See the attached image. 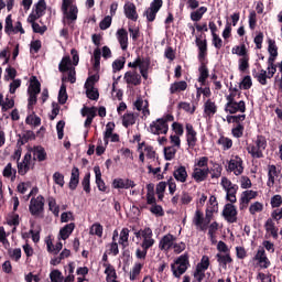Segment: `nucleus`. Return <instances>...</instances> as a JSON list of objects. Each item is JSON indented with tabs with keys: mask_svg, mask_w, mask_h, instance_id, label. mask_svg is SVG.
I'll list each match as a JSON object with an SVG mask.
<instances>
[{
	"mask_svg": "<svg viewBox=\"0 0 282 282\" xmlns=\"http://www.w3.org/2000/svg\"><path fill=\"white\" fill-rule=\"evenodd\" d=\"M166 191V182H160L156 185V195H158V199L160 202H162L164 199V193Z\"/></svg>",
	"mask_w": 282,
	"mask_h": 282,
	"instance_id": "0e129e2a",
	"label": "nucleus"
},
{
	"mask_svg": "<svg viewBox=\"0 0 282 282\" xmlns=\"http://www.w3.org/2000/svg\"><path fill=\"white\" fill-rule=\"evenodd\" d=\"M231 54H235L236 56H241V58L249 56L248 55V48L246 47V44L236 45L231 48Z\"/></svg>",
	"mask_w": 282,
	"mask_h": 282,
	"instance_id": "de8ad7c7",
	"label": "nucleus"
},
{
	"mask_svg": "<svg viewBox=\"0 0 282 282\" xmlns=\"http://www.w3.org/2000/svg\"><path fill=\"white\" fill-rule=\"evenodd\" d=\"M227 171H230L234 175H241L243 173V160L238 155L232 156L228 162Z\"/></svg>",
	"mask_w": 282,
	"mask_h": 282,
	"instance_id": "a211bd4d",
	"label": "nucleus"
},
{
	"mask_svg": "<svg viewBox=\"0 0 282 282\" xmlns=\"http://www.w3.org/2000/svg\"><path fill=\"white\" fill-rule=\"evenodd\" d=\"M26 124H31V127L41 126V118L36 115H29L25 119Z\"/></svg>",
	"mask_w": 282,
	"mask_h": 282,
	"instance_id": "69168bd1",
	"label": "nucleus"
},
{
	"mask_svg": "<svg viewBox=\"0 0 282 282\" xmlns=\"http://www.w3.org/2000/svg\"><path fill=\"white\" fill-rule=\"evenodd\" d=\"M223 215L229 224H235L237 221V207L232 204L225 205Z\"/></svg>",
	"mask_w": 282,
	"mask_h": 282,
	"instance_id": "b1692460",
	"label": "nucleus"
},
{
	"mask_svg": "<svg viewBox=\"0 0 282 282\" xmlns=\"http://www.w3.org/2000/svg\"><path fill=\"white\" fill-rule=\"evenodd\" d=\"M94 173L96 177L97 188L105 193V191H107V185H105V181L102 180V172H100V166H95Z\"/></svg>",
	"mask_w": 282,
	"mask_h": 282,
	"instance_id": "e433bc0d",
	"label": "nucleus"
},
{
	"mask_svg": "<svg viewBox=\"0 0 282 282\" xmlns=\"http://www.w3.org/2000/svg\"><path fill=\"white\" fill-rule=\"evenodd\" d=\"M45 208V197L43 195H37L36 197H32L29 205V212L33 217L41 216Z\"/></svg>",
	"mask_w": 282,
	"mask_h": 282,
	"instance_id": "f8f14e48",
	"label": "nucleus"
},
{
	"mask_svg": "<svg viewBox=\"0 0 282 282\" xmlns=\"http://www.w3.org/2000/svg\"><path fill=\"white\" fill-rule=\"evenodd\" d=\"M45 10H47V4H45V1H39L35 4V14L36 15H30L29 21H31V23H33L35 19H39L40 17H43V14H45Z\"/></svg>",
	"mask_w": 282,
	"mask_h": 282,
	"instance_id": "72a5a7b5",
	"label": "nucleus"
},
{
	"mask_svg": "<svg viewBox=\"0 0 282 282\" xmlns=\"http://www.w3.org/2000/svg\"><path fill=\"white\" fill-rule=\"evenodd\" d=\"M129 228H122L120 234H118L119 240L118 243L119 246H122V248L129 247Z\"/></svg>",
	"mask_w": 282,
	"mask_h": 282,
	"instance_id": "ea45409f",
	"label": "nucleus"
},
{
	"mask_svg": "<svg viewBox=\"0 0 282 282\" xmlns=\"http://www.w3.org/2000/svg\"><path fill=\"white\" fill-rule=\"evenodd\" d=\"M31 169H34V160H32V153L28 152L22 162H18V173L25 175Z\"/></svg>",
	"mask_w": 282,
	"mask_h": 282,
	"instance_id": "f3484780",
	"label": "nucleus"
},
{
	"mask_svg": "<svg viewBox=\"0 0 282 282\" xmlns=\"http://www.w3.org/2000/svg\"><path fill=\"white\" fill-rule=\"evenodd\" d=\"M253 263L258 265V268H261L262 270H268L272 263L270 262V259L268 258V254H265V249L263 247H260L256 254L252 258Z\"/></svg>",
	"mask_w": 282,
	"mask_h": 282,
	"instance_id": "ddd939ff",
	"label": "nucleus"
},
{
	"mask_svg": "<svg viewBox=\"0 0 282 282\" xmlns=\"http://www.w3.org/2000/svg\"><path fill=\"white\" fill-rule=\"evenodd\" d=\"M127 85H133L134 87L142 83V77L135 70H129L123 77Z\"/></svg>",
	"mask_w": 282,
	"mask_h": 282,
	"instance_id": "c85d7f7f",
	"label": "nucleus"
},
{
	"mask_svg": "<svg viewBox=\"0 0 282 282\" xmlns=\"http://www.w3.org/2000/svg\"><path fill=\"white\" fill-rule=\"evenodd\" d=\"M264 228L268 232V235H271L273 239H276L279 237V228H276V225L274 224V220L272 218H269L265 224Z\"/></svg>",
	"mask_w": 282,
	"mask_h": 282,
	"instance_id": "4c0bfd02",
	"label": "nucleus"
},
{
	"mask_svg": "<svg viewBox=\"0 0 282 282\" xmlns=\"http://www.w3.org/2000/svg\"><path fill=\"white\" fill-rule=\"evenodd\" d=\"M47 202H48V208H50L51 213H53V215H55V217H58V215L61 213V207L58 206V204H56V198L48 197Z\"/></svg>",
	"mask_w": 282,
	"mask_h": 282,
	"instance_id": "603ef678",
	"label": "nucleus"
},
{
	"mask_svg": "<svg viewBox=\"0 0 282 282\" xmlns=\"http://www.w3.org/2000/svg\"><path fill=\"white\" fill-rule=\"evenodd\" d=\"M151 66V62L148 58L138 57L135 61L130 62L128 67H132L135 69L139 67L141 76L147 80L149 78V67Z\"/></svg>",
	"mask_w": 282,
	"mask_h": 282,
	"instance_id": "4468645a",
	"label": "nucleus"
},
{
	"mask_svg": "<svg viewBox=\"0 0 282 282\" xmlns=\"http://www.w3.org/2000/svg\"><path fill=\"white\" fill-rule=\"evenodd\" d=\"M160 8H162V2L154 1L151 3L150 8H148L144 12V17L149 22L155 21V17L158 12H160Z\"/></svg>",
	"mask_w": 282,
	"mask_h": 282,
	"instance_id": "5701e85b",
	"label": "nucleus"
},
{
	"mask_svg": "<svg viewBox=\"0 0 282 282\" xmlns=\"http://www.w3.org/2000/svg\"><path fill=\"white\" fill-rule=\"evenodd\" d=\"M2 175L3 177L11 180V182H14L17 178V169L12 167V163H8L3 169Z\"/></svg>",
	"mask_w": 282,
	"mask_h": 282,
	"instance_id": "79ce46f5",
	"label": "nucleus"
},
{
	"mask_svg": "<svg viewBox=\"0 0 282 282\" xmlns=\"http://www.w3.org/2000/svg\"><path fill=\"white\" fill-rule=\"evenodd\" d=\"M70 54L73 56V63H72V58H69V56H64L58 65V69L59 72H62V74H65V72H68V77L64 76L62 77V83H65L66 80H68V83H76V65H78V62L80 61V58L78 57V51L77 50H72Z\"/></svg>",
	"mask_w": 282,
	"mask_h": 282,
	"instance_id": "f257e3e1",
	"label": "nucleus"
},
{
	"mask_svg": "<svg viewBox=\"0 0 282 282\" xmlns=\"http://www.w3.org/2000/svg\"><path fill=\"white\" fill-rule=\"evenodd\" d=\"M220 185L226 192V199L231 204H235V202H237V191L239 186L232 184V182L226 176L221 177Z\"/></svg>",
	"mask_w": 282,
	"mask_h": 282,
	"instance_id": "0eeeda50",
	"label": "nucleus"
},
{
	"mask_svg": "<svg viewBox=\"0 0 282 282\" xmlns=\"http://www.w3.org/2000/svg\"><path fill=\"white\" fill-rule=\"evenodd\" d=\"M62 11L64 14V21H69L74 23L78 19V7L72 1H64L62 4Z\"/></svg>",
	"mask_w": 282,
	"mask_h": 282,
	"instance_id": "6e6552de",
	"label": "nucleus"
},
{
	"mask_svg": "<svg viewBox=\"0 0 282 282\" xmlns=\"http://www.w3.org/2000/svg\"><path fill=\"white\" fill-rule=\"evenodd\" d=\"M188 256L182 254L174 261V263L171 264V270L174 276H176V279H180V276L188 270Z\"/></svg>",
	"mask_w": 282,
	"mask_h": 282,
	"instance_id": "423d86ee",
	"label": "nucleus"
},
{
	"mask_svg": "<svg viewBox=\"0 0 282 282\" xmlns=\"http://www.w3.org/2000/svg\"><path fill=\"white\" fill-rule=\"evenodd\" d=\"M173 241H175V236L172 234H167L163 236L159 241V248L163 252H171V247L173 246Z\"/></svg>",
	"mask_w": 282,
	"mask_h": 282,
	"instance_id": "393cba45",
	"label": "nucleus"
},
{
	"mask_svg": "<svg viewBox=\"0 0 282 282\" xmlns=\"http://www.w3.org/2000/svg\"><path fill=\"white\" fill-rule=\"evenodd\" d=\"M237 90H232L229 95L226 96V113H246V101H237Z\"/></svg>",
	"mask_w": 282,
	"mask_h": 282,
	"instance_id": "7ed1b4c3",
	"label": "nucleus"
},
{
	"mask_svg": "<svg viewBox=\"0 0 282 282\" xmlns=\"http://www.w3.org/2000/svg\"><path fill=\"white\" fill-rule=\"evenodd\" d=\"M58 102L59 105H65L67 102V86L62 84L58 93Z\"/></svg>",
	"mask_w": 282,
	"mask_h": 282,
	"instance_id": "052dcab7",
	"label": "nucleus"
},
{
	"mask_svg": "<svg viewBox=\"0 0 282 282\" xmlns=\"http://www.w3.org/2000/svg\"><path fill=\"white\" fill-rule=\"evenodd\" d=\"M171 250H173L175 254H182V252L186 250V243L184 241L177 242V237H175L174 241L172 242Z\"/></svg>",
	"mask_w": 282,
	"mask_h": 282,
	"instance_id": "09e8293b",
	"label": "nucleus"
},
{
	"mask_svg": "<svg viewBox=\"0 0 282 282\" xmlns=\"http://www.w3.org/2000/svg\"><path fill=\"white\" fill-rule=\"evenodd\" d=\"M210 175V167H208V156H200L194 161L192 178L197 184L206 182Z\"/></svg>",
	"mask_w": 282,
	"mask_h": 282,
	"instance_id": "f03ea898",
	"label": "nucleus"
},
{
	"mask_svg": "<svg viewBox=\"0 0 282 282\" xmlns=\"http://www.w3.org/2000/svg\"><path fill=\"white\" fill-rule=\"evenodd\" d=\"M53 182L63 188V186H65V175H63L61 172H55L53 174Z\"/></svg>",
	"mask_w": 282,
	"mask_h": 282,
	"instance_id": "338daca9",
	"label": "nucleus"
},
{
	"mask_svg": "<svg viewBox=\"0 0 282 282\" xmlns=\"http://www.w3.org/2000/svg\"><path fill=\"white\" fill-rule=\"evenodd\" d=\"M105 232V228L100 223H95L91 225L89 229V235H93L94 237H98L99 239L102 238V234Z\"/></svg>",
	"mask_w": 282,
	"mask_h": 282,
	"instance_id": "a18cd8bd",
	"label": "nucleus"
},
{
	"mask_svg": "<svg viewBox=\"0 0 282 282\" xmlns=\"http://www.w3.org/2000/svg\"><path fill=\"white\" fill-rule=\"evenodd\" d=\"M186 141L191 149L197 144V131H195V128H193V124L186 123Z\"/></svg>",
	"mask_w": 282,
	"mask_h": 282,
	"instance_id": "a878e982",
	"label": "nucleus"
},
{
	"mask_svg": "<svg viewBox=\"0 0 282 282\" xmlns=\"http://www.w3.org/2000/svg\"><path fill=\"white\" fill-rule=\"evenodd\" d=\"M250 215H259V213H263V203L254 202L249 206Z\"/></svg>",
	"mask_w": 282,
	"mask_h": 282,
	"instance_id": "6e6d98bb",
	"label": "nucleus"
},
{
	"mask_svg": "<svg viewBox=\"0 0 282 282\" xmlns=\"http://www.w3.org/2000/svg\"><path fill=\"white\" fill-rule=\"evenodd\" d=\"M29 94V109H32L34 107V104L36 102V96L41 94V83L39 79H36L35 76L31 77L30 85L28 88Z\"/></svg>",
	"mask_w": 282,
	"mask_h": 282,
	"instance_id": "1a4fd4ad",
	"label": "nucleus"
},
{
	"mask_svg": "<svg viewBox=\"0 0 282 282\" xmlns=\"http://www.w3.org/2000/svg\"><path fill=\"white\" fill-rule=\"evenodd\" d=\"M133 106L135 107L137 111H141L143 118H149L151 116V110H149V100L137 97Z\"/></svg>",
	"mask_w": 282,
	"mask_h": 282,
	"instance_id": "412c9836",
	"label": "nucleus"
},
{
	"mask_svg": "<svg viewBox=\"0 0 282 282\" xmlns=\"http://www.w3.org/2000/svg\"><path fill=\"white\" fill-rule=\"evenodd\" d=\"M117 239H118V229H115L112 232V242L109 245V252L110 254H113V257H116V254L120 252V250L118 249V242H116Z\"/></svg>",
	"mask_w": 282,
	"mask_h": 282,
	"instance_id": "49530a36",
	"label": "nucleus"
},
{
	"mask_svg": "<svg viewBox=\"0 0 282 282\" xmlns=\"http://www.w3.org/2000/svg\"><path fill=\"white\" fill-rule=\"evenodd\" d=\"M78 182H80V171L78 167L72 169L70 180H69V188L70 191H76L78 186Z\"/></svg>",
	"mask_w": 282,
	"mask_h": 282,
	"instance_id": "c9c22d12",
	"label": "nucleus"
},
{
	"mask_svg": "<svg viewBox=\"0 0 282 282\" xmlns=\"http://www.w3.org/2000/svg\"><path fill=\"white\" fill-rule=\"evenodd\" d=\"M216 259L219 268H223V270H228L229 263H232V257H230V253H217Z\"/></svg>",
	"mask_w": 282,
	"mask_h": 282,
	"instance_id": "2f4dec72",
	"label": "nucleus"
},
{
	"mask_svg": "<svg viewBox=\"0 0 282 282\" xmlns=\"http://www.w3.org/2000/svg\"><path fill=\"white\" fill-rule=\"evenodd\" d=\"M141 239V248H144L145 250H149V248H153V246L155 245V239H153V230H151V228L149 227L142 229Z\"/></svg>",
	"mask_w": 282,
	"mask_h": 282,
	"instance_id": "6ab92c4d",
	"label": "nucleus"
},
{
	"mask_svg": "<svg viewBox=\"0 0 282 282\" xmlns=\"http://www.w3.org/2000/svg\"><path fill=\"white\" fill-rule=\"evenodd\" d=\"M86 87V96L87 98H89V100H98L99 98V94H98V89L94 86H91V84L86 83L85 84Z\"/></svg>",
	"mask_w": 282,
	"mask_h": 282,
	"instance_id": "37998d69",
	"label": "nucleus"
},
{
	"mask_svg": "<svg viewBox=\"0 0 282 282\" xmlns=\"http://www.w3.org/2000/svg\"><path fill=\"white\" fill-rule=\"evenodd\" d=\"M188 84L185 80L175 82L170 86V94H180V91H186Z\"/></svg>",
	"mask_w": 282,
	"mask_h": 282,
	"instance_id": "a19ab883",
	"label": "nucleus"
},
{
	"mask_svg": "<svg viewBox=\"0 0 282 282\" xmlns=\"http://www.w3.org/2000/svg\"><path fill=\"white\" fill-rule=\"evenodd\" d=\"M124 14L130 21H138V11L135 10V4L128 2L124 4Z\"/></svg>",
	"mask_w": 282,
	"mask_h": 282,
	"instance_id": "f704fd0d",
	"label": "nucleus"
},
{
	"mask_svg": "<svg viewBox=\"0 0 282 282\" xmlns=\"http://www.w3.org/2000/svg\"><path fill=\"white\" fill-rule=\"evenodd\" d=\"M265 147H268V141H265L264 137L259 135L253 144L247 145V151L251 158L254 160H260L263 158V151H265Z\"/></svg>",
	"mask_w": 282,
	"mask_h": 282,
	"instance_id": "39448f33",
	"label": "nucleus"
},
{
	"mask_svg": "<svg viewBox=\"0 0 282 282\" xmlns=\"http://www.w3.org/2000/svg\"><path fill=\"white\" fill-rule=\"evenodd\" d=\"M122 124L123 127H131L135 124V115L131 112L123 115Z\"/></svg>",
	"mask_w": 282,
	"mask_h": 282,
	"instance_id": "13d9d810",
	"label": "nucleus"
},
{
	"mask_svg": "<svg viewBox=\"0 0 282 282\" xmlns=\"http://www.w3.org/2000/svg\"><path fill=\"white\" fill-rule=\"evenodd\" d=\"M50 279H51V282H63L64 280L63 272H61V270L53 269L50 273Z\"/></svg>",
	"mask_w": 282,
	"mask_h": 282,
	"instance_id": "680f3d73",
	"label": "nucleus"
},
{
	"mask_svg": "<svg viewBox=\"0 0 282 282\" xmlns=\"http://www.w3.org/2000/svg\"><path fill=\"white\" fill-rule=\"evenodd\" d=\"M135 182L129 178H115L112 181V188H134Z\"/></svg>",
	"mask_w": 282,
	"mask_h": 282,
	"instance_id": "c756f323",
	"label": "nucleus"
},
{
	"mask_svg": "<svg viewBox=\"0 0 282 282\" xmlns=\"http://www.w3.org/2000/svg\"><path fill=\"white\" fill-rule=\"evenodd\" d=\"M4 32L9 36L12 34H25V30L23 29V24L21 21L12 22V14L7 15L4 21Z\"/></svg>",
	"mask_w": 282,
	"mask_h": 282,
	"instance_id": "9b49d317",
	"label": "nucleus"
},
{
	"mask_svg": "<svg viewBox=\"0 0 282 282\" xmlns=\"http://www.w3.org/2000/svg\"><path fill=\"white\" fill-rule=\"evenodd\" d=\"M144 264L140 262H135L134 265L132 267V270L130 271V281H135L138 276H140V272H142V268Z\"/></svg>",
	"mask_w": 282,
	"mask_h": 282,
	"instance_id": "3c124183",
	"label": "nucleus"
},
{
	"mask_svg": "<svg viewBox=\"0 0 282 282\" xmlns=\"http://www.w3.org/2000/svg\"><path fill=\"white\" fill-rule=\"evenodd\" d=\"M217 210V198L215 196H210L207 203V213H216Z\"/></svg>",
	"mask_w": 282,
	"mask_h": 282,
	"instance_id": "774afa93",
	"label": "nucleus"
},
{
	"mask_svg": "<svg viewBox=\"0 0 282 282\" xmlns=\"http://www.w3.org/2000/svg\"><path fill=\"white\" fill-rule=\"evenodd\" d=\"M218 144L223 147L224 151H228V149H232V139L227 137H220L218 139Z\"/></svg>",
	"mask_w": 282,
	"mask_h": 282,
	"instance_id": "bf43d9fd",
	"label": "nucleus"
},
{
	"mask_svg": "<svg viewBox=\"0 0 282 282\" xmlns=\"http://www.w3.org/2000/svg\"><path fill=\"white\" fill-rule=\"evenodd\" d=\"M33 155L39 160V162H45L47 158V153H45V149H43L42 147L34 148Z\"/></svg>",
	"mask_w": 282,
	"mask_h": 282,
	"instance_id": "5fc2aeb1",
	"label": "nucleus"
},
{
	"mask_svg": "<svg viewBox=\"0 0 282 282\" xmlns=\"http://www.w3.org/2000/svg\"><path fill=\"white\" fill-rule=\"evenodd\" d=\"M215 113H217V104H215V101L208 99L204 104V118L210 119V118H213V116H215Z\"/></svg>",
	"mask_w": 282,
	"mask_h": 282,
	"instance_id": "7c9ffc66",
	"label": "nucleus"
},
{
	"mask_svg": "<svg viewBox=\"0 0 282 282\" xmlns=\"http://www.w3.org/2000/svg\"><path fill=\"white\" fill-rule=\"evenodd\" d=\"M259 196V192L252 191V189H247L242 192L241 197H240V209L243 210L252 199H257Z\"/></svg>",
	"mask_w": 282,
	"mask_h": 282,
	"instance_id": "aec40b11",
	"label": "nucleus"
},
{
	"mask_svg": "<svg viewBox=\"0 0 282 282\" xmlns=\"http://www.w3.org/2000/svg\"><path fill=\"white\" fill-rule=\"evenodd\" d=\"M268 52L270 54L268 63L269 65H274V61H276V56H279V47H276V42L272 39L268 40Z\"/></svg>",
	"mask_w": 282,
	"mask_h": 282,
	"instance_id": "cd10ccee",
	"label": "nucleus"
},
{
	"mask_svg": "<svg viewBox=\"0 0 282 282\" xmlns=\"http://www.w3.org/2000/svg\"><path fill=\"white\" fill-rule=\"evenodd\" d=\"M116 39L123 52H127L129 47V33L124 29H119L116 32Z\"/></svg>",
	"mask_w": 282,
	"mask_h": 282,
	"instance_id": "4be33fe9",
	"label": "nucleus"
},
{
	"mask_svg": "<svg viewBox=\"0 0 282 282\" xmlns=\"http://www.w3.org/2000/svg\"><path fill=\"white\" fill-rule=\"evenodd\" d=\"M274 74H276V66L273 64H269L267 70L260 69L254 78H257L258 83L260 85H268V78H273Z\"/></svg>",
	"mask_w": 282,
	"mask_h": 282,
	"instance_id": "2eb2a0df",
	"label": "nucleus"
},
{
	"mask_svg": "<svg viewBox=\"0 0 282 282\" xmlns=\"http://www.w3.org/2000/svg\"><path fill=\"white\" fill-rule=\"evenodd\" d=\"M198 83L200 84V87H206V80L208 79V67H206V65H202L198 68Z\"/></svg>",
	"mask_w": 282,
	"mask_h": 282,
	"instance_id": "c03bdc74",
	"label": "nucleus"
},
{
	"mask_svg": "<svg viewBox=\"0 0 282 282\" xmlns=\"http://www.w3.org/2000/svg\"><path fill=\"white\" fill-rule=\"evenodd\" d=\"M74 228H76V225H74L73 223L67 224L65 227H63L59 230L58 239H63V241H65L66 239H69V236L72 235V232H74Z\"/></svg>",
	"mask_w": 282,
	"mask_h": 282,
	"instance_id": "58836bf2",
	"label": "nucleus"
},
{
	"mask_svg": "<svg viewBox=\"0 0 282 282\" xmlns=\"http://www.w3.org/2000/svg\"><path fill=\"white\" fill-rule=\"evenodd\" d=\"M172 115H166L163 118L156 119L150 123L149 131L153 135H166L169 133V122H173Z\"/></svg>",
	"mask_w": 282,
	"mask_h": 282,
	"instance_id": "20e7f679",
	"label": "nucleus"
},
{
	"mask_svg": "<svg viewBox=\"0 0 282 282\" xmlns=\"http://www.w3.org/2000/svg\"><path fill=\"white\" fill-rule=\"evenodd\" d=\"M238 69H239V72H246V70L250 69V55L240 57L238 59Z\"/></svg>",
	"mask_w": 282,
	"mask_h": 282,
	"instance_id": "8fccbe9b",
	"label": "nucleus"
},
{
	"mask_svg": "<svg viewBox=\"0 0 282 282\" xmlns=\"http://www.w3.org/2000/svg\"><path fill=\"white\" fill-rule=\"evenodd\" d=\"M208 268H210V258H208V256H203L200 259V263L196 265V269L206 272Z\"/></svg>",
	"mask_w": 282,
	"mask_h": 282,
	"instance_id": "4d7b16f0",
	"label": "nucleus"
},
{
	"mask_svg": "<svg viewBox=\"0 0 282 282\" xmlns=\"http://www.w3.org/2000/svg\"><path fill=\"white\" fill-rule=\"evenodd\" d=\"M210 218H212V215L209 214V212H207L206 216L204 217V213L197 209L193 217V224L194 226H196L197 230H208Z\"/></svg>",
	"mask_w": 282,
	"mask_h": 282,
	"instance_id": "9d476101",
	"label": "nucleus"
},
{
	"mask_svg": "<svg viewBox=\"0 0 282 282\" xmlns=\"http://www.w3.org/2000/svg\"><path fill=\"white\" fill-rule=\"evenodd\" d=\"M173 177L176 182L181 184H186L188 180V172L186 171V166L180 165L178 167L174 169Z\"/></svg>",
	"mask_w": 282,
	"mask_h": 282,
	"instance_id": "bb28decb",
	"label": "nucleus"
},
{
	"mask_svg": "<svg viewBox=\"0 0 282 282\" xmlns=\"http://www.w3.org/2000/svg\"><path fill=\"white\" fill-rule=\"evenodd\" d=\"M138 151H139V160L142 163H144V158H148V160H155L156 158V153L153 147L147 143H139Z\"/></svg>",
	"mask_w": 282,
	"mask_h": 282,
	"instance_id": "dca6fc26",
	"label": "nucleus"
},
{
	"mask_svg": "<svg viewBox=\"0 0 282 282\" xmlns=\"http://www.w3.org/2000/svg\"><path fill=\"white\" fill-rule=\"evenodd\" d=\"M279 173H281L279 170H276L275 165H269L268 166V182L267 185L269 188H272L274 186V182L276 177H279Z\"/></svg>",
	"mask_w": 282,
	"mask_h": 282,
	"instance_id": "473e14b6",
	"label": "nucleus"
},
{
	"mask_svg": "<svg viewBox=\"0 0 282 282\" xmlns=\"http://www.w3.org/2000/svg\"><path fill=\"white\" fill-rule=\"evenodd\" d=\"M206 12H208V9L206 7H200L199 9L191 13V19L195 22L202 21V17H204Z\"/></svg>",
	"mask_w": 282,
	"mask_h": 282,
	"instance_id": "864d4df0",
	"label": "nucleus"
},
{
	"mask_svg": "<svg viewBox=\"0 0 282 282\" xmlns=\"http://www.w3.org/2000/svg\"><path fill=\"white\" fill-rule=\"evenodd\" d=\"M175 153H177V148L170 145L164 148V156L165 160L171 161L175 158Z\"/></svg>",
	"mask_w": 282,
	"mask_h": 282,
	"instance_id": "e2e57ef3",
	"label": "nucleus"
}]
</instances>
